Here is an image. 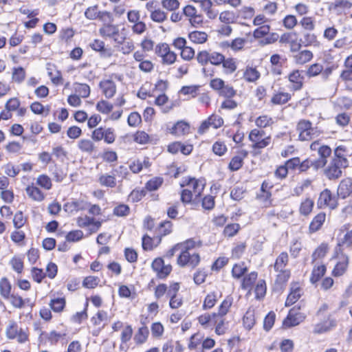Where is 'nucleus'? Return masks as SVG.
Instances as JSON below:
<instances>
[{
    "label": "nucleus",
    "instance_id": "603ef678",
    "mask_svg": "<svg viewBox=\"0 0 352 352\" xmlns=\"http://www.w3.org/2000/svg\"><path fill=\"white\" fill-rule=\"evenodd\" d=\"M51 309L55 312H60L63 311L65 305V300L64 298H57L51 300L50 303Z\"/></svg>",
    "mask_w": 352,
    "mask_h": 352
},
{
    "label": "nucleus",
    "instance_id": "473e14b6",
    "mask_svg": "<svg viewBox=\"0 0 352 352\" xmlns=\"http://www.w3.org/2000/svg\"><path fill=\"white\" fill-rule=\"evenodd\" d=\"M214 327H215V333L219 335H223L228 329L227 322L225 317L214 316Z\"/></svg>",
    "mask_w": 352,
    "mask_h": 352
},
{
    "label": "nucleus",
    "instance_id": "a211bd4d",
    "mask_svg": "<svg viewBox=\"0 0 352 352\" xmlns=\"http://www.w3.org/2000/svg\"><path fill=\"white\" fill-rule=\"evenodd\" d=\"M288 79L292 83V90L298 91L302 87L304 78L299 70H294L290 73Z\"/></svg>",
    "mask_w": 352,
    "mask_h": 352
},
{
    "label": "nucleus",
    "instance_id": "de8ad7c7",
    "mask_svg": "<svg viewBox=\"0 0 352 352\" xmlns=\"http://www.w3.org/2000/svg\"><path fill=\"white\" fill-rule=\"evenodd\" d=\"M273 123V118L267 115L260 116L255 120L256 125L259 128H265L271 126Z\"/></svg>",
    "mask_w": 352,
    "mask_h": 352
},
{
    "label": "nucleus",
    "instance_id": "5701e85b",
    "mask_svg": "<svg viewBox=\"0 0 352 352\" xmlns=\"http://www.w3.org/2000/svg\"><path fill=\"white\" fill-rule=\"evenodd\" d=\"M214 316L215 312L204 313L197 317V321L204 329H212L214 327Z\"/></svg>",
    "mask_w": 352,
    "mask_h": 352
},
{
    "label": "nucleus",
    "instance_id": "393cba45",
    "mask_svg": "<svg viewBox=\"0 0 352 352\" xmlns=\"http://www.w3.org/2000/svg\"><path fill=\"white\" fill-rule=\"evenodd\" d=\"M352 192V182L350 179H343L338 188V195L342 199L348 197Z\"/></svg>",
    "mask_w": 352,
    "mask_h": 352
},
{
    "label": "nucleus",
    "instance_id": "8fccbe9b",
    "mask_svg": "<svg viewBox=\"0 0 352 352\" xmlns=\"http://www.w3.org/2000/svg\"><path fill=\"white\" fill-rule=\"evenodd\" d=\"M217 301V296L214 292L208 294L204 301L202 306L203 309H210L212 308Z\"/></svg>",
    "mask_w": 352,
    "mask_h": 352
},
{
    "label": "nucleus",
    "instance_id": "6e6552de",
    "mask_svg": "<svg viewBox=\"0 0 352 352\" xmlns=\"http://www.w3.org/2000/svg\"><path fill=\"white\" fill-rule=\"evenodd\" d=\"M206 183L203 179L188 178L184 181L182 186H186L188 189L195 195V201H197L201 195L205 188Z\"/></svg>",
    "mask_w": 352,
    "mask_h": 352
},
{
    "label": "nucleus",
    "instance_id": "2f4dec72",
    "mask_svg": "<svg viewBox=\"0 0 352 352\" xmlns=\"http://www.w3.org/2000/svg\"><path fill=\"white\" fill-rule=\"evenodd\" d=\"M256 279L257 273L255 272H252L245 275L242 280L241 288L243 289L248 290V292H250Z\"/></svg>",
    "mask_w": 352,
    "mask_h": 352
},
{
    "label": "nucleus",
    "instance_id": "b1692460",
    "mask_svg": "<svg viewBox=\"0 0 352 352\" xmlns=\"http://www.w3.org/2000/svg\"><path fill=\"white\" fill-rule=\"evenodd\" d=\"M255 323V309L252 307H250L243 316V324L246 329L250 330L254 326Z\"/></svg>",
    "mask_w": 352,
    "mask_h": 352
},
{
    "label": "nucleus",
    "instance_id": "dca6fc26",
    "mask_svg": "<svg viewBox=\"0 0 352 352\" xmlns=\"http://www.w3.org/2000/svg\"><path fill=\"white\" fill-rule=\"evenodd\" d=\"M302 294V289L298 283L291 284L290 292L285 301V306L289 307L294 304Z\"/></svg>",
    "mask_w": 352,
    "mask_h": 352
},
{
    "label": "nucleus",
    "instance_id": "ea45409f",
    "mask_svg": "<svg viewBox=\"0 0 352 352\" xmlns=\"http://www.w3.org/2000/svg\"><path fill=\"white\" fill-rule=\"evenodd\" d=\"M329 249V248L328 243H322L313 252L311 256L313 261L324 258L326 256Z\"/></svg>",
    "mask_w": 352,
    "mask_h": 352
},
{
    "label": "nucleus",
    "instance_id": "a19ab883",
    "mask_svg": "<svg viewBox=\"0 0 352 352\" xmlns=\"http://www.w3.org/2000/svg\"><path fill=\"white\" fill-rule=\"evenodd\" d=\"M288 263V254L287 252H281L276 258L274 263V269L276 271H282L285 270Z\"/></svg>",
    "mask_w": 352,
    "mask_h": 352
},
{
    "label": "nucleus",
    "instance_id": "49530a36",
    "mask_svg": "<svg viewBox=\"0 0 352 352\" xmlns=\"http://www.w3.org/2000/svg\"><path fill=\"white\" fill-rule=\"evenodd\" d=\"M164 179L160 177H155L151 179L146 184V188L149 191L157 190L163 184Z\"/></svg>",
    "mask_w": 352,
    "mask_h": 352
},
{
    "label": "nucleus",
    "instance_id": "1a4fd4ad",
    "mask_svg": "<svg viewBox=\"0 0 352 352\" xmlns=\"http://www.w3.org/2000/svg\"><path fill=\"white\" fill-rule=\"evenodd\" d=\"M317 205L319 208L328 207L335 209L338 206L336 197L332 195L329 189H324L319 195Z\"/></svg>",
    "mask_w": 352,
    "mask_h": 352
},
{
    "label": "nucleus",
    "instance_id": "a878e982",
    "mask_svg": "<svg viewBox=\"0 0 352 352\" xmlns=\"http://www.w3.org/2000/svg\"><path fill=\"white\" fill-rule=\"evenodd\" d=\"M248 152L246 151H241L240 154L234 156L229 164V168L232 171H236L241 168L243 163V159L247 156Z\"/></svg>",
    "mask_w": 352,
    "mask_h": 352
},
{
    "label": "nucleus",
    "instance_id": "4468645a",
    "mask_svg": "<svg viewBox=\"0 0 352 352\" xmlns=\"http://www.w3.org/2000/svg\"><path fill=\"white\" fill-rule=\"evenodd\" d=\"M89 207V212L91 214L94 215H98L100 214L101 209L98 205L94 204V205H90L88 206L87 203H85L82 201H72L69 204L67 203V209H70L71 212L73 210H85L88 208Z\"/></svg>",
    "mask_w": 352,
    "mask_h": 352
},
{
    "label": "nucleus",
    "instance_id": "0e129e2a",
    "mask_svg": "<svg viewBox=\"0 0 352 352\" xmlns=\"http://www.w3.org/2000/svg\"><path fill=\"white\" fill-rule=\"evenodd\" d=\"M99 283L100 278L98 277L89 276L84 279L82 285L86 288L93 289L97 287Z\"/></svg>",
    "mask_w": 352,
    "mask_h": 352
},
{
    "label": "nucleus",
    "instance_id": "37998d69",
    "mask_svg": "<svg viewBox=\"0 0 352 352\" xmlns=\"http://www.w3.org/2000/svg\"><path fill=\"white\" fill-rule=\"evenodd\" d=\"M99 32L102 36L111 37L118 34V28L114 25H104L100 29Z\"/></svg>",
    "mask_w": 352,
    "mask_h": 352
},
{
    "label": "nucleus",
    "instance_id": "bf43d9fd",
    "mask_svg": "<svg viewBox=\"0 0 352 352\" xmlns=\"http://www.w3.org/2000/svg\"><path fill=\"white\" fill-rule=\"evenodd\" d=\"M74 89L82 98H87L90 94V87L87 84H76Z\"/></svg>",
    "mask_w": 352,
    "mask_h": 352
},
{
    "label": "nucleus",
    "instance_id": "680f3d73",
    "mask_svg": "<svg viewBox=\"0 0 352 352\" xmlns=\"http://www.w3.org/2000/svg\"><path fill=\"white\" fill-rule=\"evenodd\" d=\"M219 20L226 24H230L235 21L236 16L233 12L223 11L219 15Z\"/></svg>",
    "mask_w": 352,
    "mask_h": 352
},
{
    "label": "nucleus",
    "instance_id": "052dcab7",
    "mask_svg": "<svg viewBox=\"0 0 352 352\" xmlns=\"http://www.w3.org/2000/svg\"><path fill=\"white\" fill-rule=\"evenodd\" d=\"M142 122V118L138 112H132L129 114L127 119V123L130 126L136 127Z\"/></svg>",
    "mask_w": 352,
    "mask_h": 352
},
{
    "label": "nucleus",
    "instance_id": "c85d7f7f",
    "mask_svg": "<svg viewBox=\"0 0 352 352\" xmlns=\"http://www.w3.org/2000/svg\"><path fill=\"white\" fill-rule=\"evenodd\" d=\"M98 182L102 186L111 188L116 187L117 184L116 179L111 172V174H101L98 177Z\"/></svg>",
    "mask_w": 352,
    "mask_h": 352
},
{
    "label": "nucleus",
    "instance_id": "338daca9",
    "mask_svg": "<svg viewBox=\"0 0 352 352\" xmlns=\"http://www.w3.org/2000/svg\"><path fill=\"white\" fill-rule=\"evenodd\" d=\"M26 222V219L23 216L21 211H18L15 213L13 219L14 227L16 229L22 228Z\"/></svg>",
    "mask_w": 352,
    "mask_h": 352
},
{
    "label": "nucleus",
    "instance_id": "7c9ffc66",
    "mask_svg": "<svg viewBox=\"0 0 352 352\" xmlns=\"http://www.w3.org/2000/svg\"><path fill=\"white\" fill-rule=\"evenodd\" d=\"M243 77L245 81L253 82L260 78V73L255 67L248 66L243 71Z\"/></svg>",
    "mask_w": 352,
    "mask_h": 352
},
{
    "label": "nucleus",
    "instance_id": "864d4df0",
    "mask_svg": "<svg viewBox=\"0 0 352 352\" xmlns=\"http://www.w3.org/2000/svg\"><path fill=\"white\" fill-rule=\"evenodd\" d=\"M302 248V244L298 239H294L291 243L289 252L291 256L294 258H296L299 256V254Z\"/></svg>",
    "mask_w": 352,
    "mask_h": 352
},
{
    "label": "nucleus",
    "instance_id": "a18cd8bd",
    "mask_svg": "<svg viewBox=\"0 0 352 352\" xmlns=\"http://www.w3.org/2000/svg\"><path fill=\"white\" fill-rule=\"evenodd\" d=\"M247 41L245 38H236L230 43L227 42L223 46L230 47L234 52H239L244 47Z\"/></svg>",
    "mask_w": 352,
    "mask_h": 352
},
{
    "label": "nucleus",
    "instance_id": "72a5a7b5",
    "mask_svg": "<svg viewBox=\"0 0 352 352\" xmlns=\"http://www.w3.org/2000/svg\"><path fill=\"white\" fill-rule=\"evenodd\" d=\"M12 285L9 280L4 277L0 280V294L5 300H8L11 294Z\"/></svg>",
    "mask_w": 352,
    "mask_h": 352
},
{
    "label": "nucleus",
    "instance_id": "6ab92c4d",
    "mask_svg": "<svg viewBox=\"0 0 352 352\" xmlns=\"http://www.w3.org/2000/svg\"><path fill=\"white\" fill-rule=\"evenodd\" d=\"M190 129V127L188 122L180 120L170 129V133L176 136H182L189 133Z\"/></svg>",
    "mask_w": 352,
    "mask_h": 352
},
{
    "label": "nucleus",
    "instance_id": "79ce46f5",
    "mask_svg": "<svg viewBox=\"0 0 352 352\" xmlns=\"http://www.w3.org/2000/svg\"><path fill=\"white\" fill-rule=\"evenodd\" d=\"M232 304V298L227 297L221 303L220 306L219 307L218 312H215V315L218 316L225 317V316L229 311Z\"/></svg>",
    "mask_w": 352,
    "mask_h": 352
},
{
    "label": "nucleus",
    "instance_id": "e2e57ef3",
    "mask_svg": "<svg viewBox=\"0 0 352 352\" xmlns=\"http://www.w3.org/2000/svg\"><path fill=\"white\" fill-rule=\"evenodd\" d=\"M254 292L257 299L264 297L266 293V284L265 280H259L255 287Z\"/></svg>",
    "mask_w": 352,
    "mask_h": 352
},
{
    "label": "nucleus",
    "instance_id": "c03bdc74",
    "mask_svg": "<svg viewBox=\"0 0 352 352\" xmlns=\"http://www.w3.org/2000/svg\"><path fill=\"white\" fill-rule=\"evenodd\" d=\"M179 243L181 245V250L185 252H190V250L201 246V242L199 241H195L193 239H189Z\"/></svg>",
    "mask_w": 352,
    "mask_h": 352
},
{
    "label": "nucleus",
    "instance_id": "2eb2a0df",
    "mask_svg": "<svg viewBox=\"0 0 352 352\" xmlns=\"http://www.w3.org/2000/svg\"><path fill=\"white\" fill-rule=\"evenodd\" d=\"M338 252V249H336V252L337 254L338 261L332 271V275L336 277L342 276L346 272L349 265L348 256L342 253L339 255Z\"/></svg>",
    "mask_w": 352,
    "mask_h": 352
},
{
    "label": "nucleus",
    "instance_id": "c9c22d12",
    "mask_svg": "<svg viewBox=\"0 0 352 352\" xmlns=\"http://www.w3.org/2000/svg\"><path fill=\"white\" fill-rule=\"evenodd\" d=\"M149 331L146 326H143L138 330L134 336V341L137 344H142L144 343L148 337Z\"/></svg>",
    "mask_w": 352,
    "mask_h": 352
},
{
    "label": "nucleus",
    "instance_id": "20e7f679",
    "mask_svg": "<svg viewBox=\"0 0 352 352\" xmlns=\"http://www.w3.org/2000/svg\"><path fill=\"white\" fill-rule=\"evenodd\" d=\"M347 166V160L344 157L334 158L326 170V175L329 179L338 178L342 175V168Z\"/></svg>",
    "mask_w": 352,
    "mask_h": 352
},
{
    "label": "nucleus",
    "instance_id": "7ed1b4c3",
    "mask_svg": "<svg viewBox=\"0 0 352 352\" xmlns=\"http://www.w3.org/2000/svg\"><path fill=\"white\" fill-rule=\"evenodd\" d=\"M6 336L9 339H16L19 342L23 343L28 340V335L25 329L19 328L14 321H10L6 329Z\"/></svg>",
    "mask_w": 352,
    "mask_h": 352
},
{
    "label": "nucleus",
    "instance_id": "69168bd1",
    "mask_svg": "<svg viewBox=\"0 0 352 352\" xmlns=\"http://www.w3.org/2000/svg\"><path fill=\"white\" fill-rule=\"evenodd\" d=\"M224 55L218 52H210L209 63L213 65H220L224 60Z\"/></svg>",
    "mask_w": 352,
    "mask_h": 352
},
{
    "label": "nucleus",
    "instance_id": "bb28decb",
    "mask_svg": "<svg viewBox=\"0 0 352 352\" xmlns=\"http://www.w3.org/2000/svg\"><path fill=\"white\" fill-rule=\"evenodd\" d=\"M223 73L226 75H230L233 74L237 69V61L236 58L230 57L226 58L224 57V60L221 63Z\"/></svg>",
    "mask_w": 352,
    "mask_h": 352
},
{
    "label": "nucleus",
    "instance_id": "cd10ccee",
    "mask_svg": "<svg viewBox=\"0 0 352 352\" xmlns=\"http://www.w3.org/2000/svg\"><path fill=\"white\" fill-rule=\"evenodd\" d=\"M326 270L327 268L324 264L314 265L310 277L311 283L313 284L317 283L324 275Z\"/></svg>",
    "mask_w": 352,
    "mask_h": 352
},
{
    "label": "nucleus",
    "instance_id": "aec40b11",
    "mask_svg": "<svg viewBox=\"0 0 352 352\" xmlns=\"http://www.w3.org/2000/svg\"><path fill=\"white\" fill-rule=\"evenodd\" d=\"M314 207V200L311 199V197H306L301 200L298 212L300 215L304 217L309 216Z\"/></svg>",
    "mask_w": 352,
    "mask_h": 352
},
{
    "label": "nucleus",
    "instance_id": "6e6d98bb",
    "mask_svg": "<svg viewBox=\"0 0 352 352\" xmlns=\"http://www.w3.org/2000/svg\"><path fill=\"white\" fill-rule=\"evenodd\" d=\"M336 325V321L334 319H330L328 322L318 324L316 327L315 331L317 333H323L329 331L332 327Z\"/></svg>",
    "mask_w": 352,
    "mask_h": 352
},
{
    "label": "nucleus",
    "instance_id": "4d7b16f0",
    "mask_svg": "<svg viewBox=\"0 0 352 352\" xmlns=\"http://www.w3.org/2000/svg\"><path fill=\"white\" fill-rule=\"evenodd\" d=\"M300 25L304 30L313 31L315 29V22L313 17L304 16L300 21Z\"/></svg>",
    "mask_w": 352,
    "mask_h": 352
},
{
    "label": "nucleus",
    "instance_id": "423d86ee",
    "mask_svg": "<svg viewBox=\"0 0 352 352\" xmlns=\"http://www.w3.org/2000/svg\"><path fill=\"white\" fill-rule=\"evenodd\" d=\"M200 262V256L198 254H190V252L181 250L177 258V263L180 267L190 266L192 268L197 267Z\"/></svg>",
    "mask_w": 352,
    "mask_h": 352
},
{
    "label": "nucleus",
    "instance_id": "f257e3e1",
    "mask_svg": "<svg viewBox=\"0 0 352 352\" xmlns=\"http://www.w3.org/2000/svg\"><path fill=\"white\" fill-rule=\"evenodd\" d=\"M155 54L161 58L162 63L170 65L177 59V54L170 50L166 43H160L155 45Z\"/></svg>",
    "mask_w": 352,
    "mask_h": 352
},
{
    "label": "nucleus",
    "instance_id": "39448f33",
    "mask_svg": "<svg viewBox=\"0 0 352 352\" xmlns=\"http://www.w3.org/2000/svg\"><path fill=\"white\" fill-rule=\"evenodd\" d=\"M113 78H117V75H111L108 78H104L99 83L102 94L107 99L112 98L117 91L116 83Z\"/></svg>",
    "mask_w": 352,
    "mask_h": 352
},
{
    "label": "nucleus",
    "instance_id": "4be33fe9",
    "mask_svg": "<svg viewBox=\"0 0 352 352\" xmlns=\"http://www.w3.org/2000/svg\"><path fill=\"white\" fill-rule=\"evenodd\" d=\"M150 166L149 158L144 157L143 160L137 159L131 162L129 168L133 173H138L144 168H148Z\"/></svg>",
    "mask_w": 352,
    "mask_h": 352
},
{
    "label": "nucleus",
    "instance_id": "0eeeda50",
    "mask_svg": "<svg viewBox=\"0 0 352 352\" xmlns=\"http://www.w3.org/2000/svg\"><path fill=\"white\" fill-rule=\"evenodd\" d=\"M349 223L344 224L339 230L338 235V251H341L340 247H351L352 245V230H350Z\"/></svg>",
    "mask_w": 352,
    "mask_h": 352
},
{
    "label": "nucleus",
    "instance_id": "3c124183",
    "mask_svg": "<svg viewBox=\"0 0 352 352\" xmlns=\"http://www.w3.org/2000/svg\"><path fill=\"white\" fill-rule=\"evenodd\" d=\"M10 264L12 266V270L16 273H22L24 265L23 261L21 257L14 256L10 260Z\"/></svg>",
    "mask_w": 352,
    "mask_h": 352
},
{
    "label": "nucleus",
    "instance_id": "f8f14e48",
    "mask_svg": "<svg viewBox=\"0 0 352 352\" xmlns=\"http://www.w3.org/2000/svg\"><path fill=\"white\" fill-rule=\"evenodd\" d=\"M305 318V315L300 313L298 309L294 307L289 310L287 318L283 320V324L285 327H292L299 324Z\"/></svg>",
    "mask_w": 352,
    "mask_h": 352
},
{
    "label": "nucleus",
    "instance_id": "f704fd0d",
    "mask_svg": "<svg viewBox=\"0 0 352 352\" xmlns=\"http://www.w3.org/2000/svg\"><path fill=\"white\" fill-rule=\"evenodd\" d=\"M113 108V105L111 102L103 99L99 100L96 105V110L104 115H109Z\"/></svg>",
    "mask_w": 352,
    "mask_h": 352
},
{
    "label": "nucleus",
    "instance_id": "f3484780",
    "mask_svg": "<svg viewBox=\"0 0 352 352\" xmlns=\"http://www.w3.org/2000/svg\"><path fill=\"white\" fill-rule=\"evenodd\" d=\"M291 99V94L283 89L275 91L271 98V103L275 105H281L287 103Z\"/></svg>",
    "mask_w": 352,
    "mask_h": 352
},
{
    "label": "nucleus",
    "instance_id": "ddd939ff",
    "mask_svg": "<svg viewBox=\"0 0 352 352\" xmlns=\"http://www.w3.org/2000/svg\"><path fill=\"white\" fill-rule=\"evenodd\" d=\"M311 122L302 120L297 125V130L299 133V139L302 141H307L312 138L314 129L312 128Z\"/></svg>",
    "mask_w": 352,
    "mask_h": 352
},
{
    "label": "nucleus",
    "instance_id": "9b49d317",
    "mask_svg": "<svg viewBox=\"0 0 352 352\" xmlns=\"http://www.w3.org/2000/svg\"><path fill=\"white\" fill-rule=\"evenodd\" d=\"M151 267L160 278H165L172 271V266L169 264L165 265L162 258H155Z\"/></svg>",
    "mask_w": 352,
    "mask_h": 352
},
{
    "label": "nucleus",
    "instance_id": "412c9836",
    "mask_svg": "<svg viewBox=\"0 0 352 352\" xmlns=\"http://www.w3.org/2000/svg\"><path fill=\"white\" fill-rule=\"evenodd\" d=\"M326 219V214L324 212H319L318 214H316L311 221L309 226V230L311 233H314L319 230L323 223H324Z\"/></svg>",
    "mask_w": 352,
    "mask_h": 352
},
{
    "label": "nucleus",
    "instance_id": "09e8293b",
    "mask_svg": "<svg viewBox=\"0 0 352 352\" xmlns=\"http://www.w3.org/2000/svg\"><path fill=\"white\" fill-rule=\"evenodd\" d=\"M111 173L116 180L118 179L119 182H121L127 176L128 169L126 166L121 165L113 168Z\"/></svg>",
    "mask_w": 352,
    "mask_h": 352
},
{
    "label": "nucleus",
    "instance_id": "13d9d810",
    "mask_svg": "<svg viewBox=\"0 0 352 352\" xmlns=\"http://www.w3.org/2000/svg\"><path fill=\"white\" fill-rule=\"evenodd\" d=\"M246 271L247 267L245 265V263H241L235 264L233 266L232 274L234 278H239L245 274Z\"/></svg>",
    "mask_w": 352,
    "mask_h": 352
},
{
    "label": "nucleus",
    "instance_id": "e433bc0d",
    "mask_svg": "<svg viewBox=\"0 0 352 352\" xmlns=\"http://www.w3.org/2000/svg\"><path fill=\"white\" fill-rule=\"evenodd\" d=\"M26 192L30 197L38 201H41L44 199V195L41 190L34 186H29L26 188Z\"/></svg>",
    "mask_w": 352,
    "mask_h": 352
},
{
    "label": "nucleus",
    "instance_id": "5fc2aeb1",
    "mask_svg": "<svg viewBox=\"0 0 352 352\" xmlns=\"http://www.w3.org/2000/svg\"><path fill=\"white\" fill-rule=\"evenodd\" d=\"M8 300H10L11 305L15 308L21 309L25 305V300L18 294H11L8 298Z\"/></svg>",
    "mask_w": 352,
    "mask_h": 352
},
{
    "label": "nucleus",
    "instance_id": "58836bf2",
    "mask_svg": "<svg viewBox=\"0 0 352 352\" xmlns=\"http://www.w3.org/2000/svg\"><path fill=\"white\" fill-rule=\"evenodd\" d=\"M188 37L192 42L202 44L206 41L208 35L204 32L193 31L189 34Z\"/></svg>",
    "mask_w": 352,
    "mask_h": 352
},
{
    "label": "nucleus",
    "instance_id": "4c0bfd02",
    "mask_svg": "<svg viewBox=\"0 0 352 352\" xmlns=\"http://www.w3.org/2000/svg\"><path fill=\"white\" fill-rule=\"evenodd\" d=\"M313 58V54L309 50H302L294 56L295 62L297 64H305Z\"/></svg>",
    "mask_w": 352,
    "mask_h": 352
},
{
    "label": "nucleus",
    "instance_id": "9d476101",
    "mask_svg": "<svg viewBox=\"0 0 352 352\" xmlns=\"http://www.w3.org/2000/svg\"><path fill=\"white\" fill-rule=\"evenodd\" d=\"M280 43L289 44L292 52H297L300 50L302 44L298 39V34L295 32H286L281 35Z\"/></svg>",
    "mask_w": 352,
    "mask_h": 352
},
{
    "label": "nucleus",
    "instance_id": "f03ea898",
    "mask_svg": "<svg viewBox=\"0 0 352 352\" xmlns=\"http://www.w3.org/2000/svg\"><path fill=\"white\" fill-rule=\"evenodd\" d=\"M249 140L252 143V148L261 149L267 147L271 142L270 136H266L264 131L252 129L249 134Z\"/></svg>",
    "mask_w": 352,
    "mask_h": 352
},
{
    "label": "nucleus",
    "instance_id": "c756f323",
    "mask_svg": "<svg viewBox=\"0 0 352 352\" xmlns=\"http://www.w3.org/2000/svg\"><path fill=\"white\" fill-rule=\"evenodd\" d=\"M300 43L305 47H320V43L318 40L317 36L315 34L311 32H307L304 34L302 38L300 40Z\"/></svg>",
    "mask_w": 352,
    "mask_h": 352
},
{
    "label": "nucleus",
    "instance_id": "774afa93",
    "mask_svg": "<svg viewBox=\"0 0 352 352\" xmlns=\"http://www.w3.org/2000/svg\"><path fill=\"white\" fill-rule=\"evenodd\" d=\"M25 77V69L21 67H17L14 68L12 73V80L14 82H16L18 83H21L23 81Z\"/></svg>",
    "mask_w": 352,
    "mask_h": 352
}]
</instances>
